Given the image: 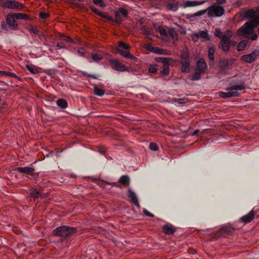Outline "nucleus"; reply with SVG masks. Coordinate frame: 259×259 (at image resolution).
I'll list each match as a JSON object with an SVG mask.
<instances>
[{
    "label": "nucleus",
    "instance_id": "39448f33",
    "mask_svg": "<svg viewBox=\"0 0 259 259\" xmlns=\"http://www.w3.org/2000/svg\"><path fill=\"white\" fill-rule=\"evenodd\" d=\"M119 48L117 49V52L123 57L135 60L137 58L134 56L129 51L130 46L122 41L118 42Z\"/></svg>",
    "mask_w": 259,
    "mask_h": 259
},
{
    "label": "nucleus",
    "instance_id": "2f4dec72",
    "mask_svg": "<svg viewBox=\"0 0 259 259\" xmlns=\"http://www.w3.org/2000/svg\"><path fill=\"white\" fill-rule=\"evenodd\" d=\"M115 22L118 24H120L122 22V20L120 17V14L118 12L115 13Z\"/></svg>",
    "mask_w": 259,
    "mask_h": 259
},
{
    "label": "nucleus",
    "instance_id": "5fc2aeb1",
    "mask_svg": "<svg viewBox=\"0 0 259 259\" xmlns=\"http://www.w3.org/2000/svg\"><path fill=\"white\" fill-rule=\"evenodd\" d=\"M181 32V33H182V34H185V33H186V30H184V29L182 30L181 31V32Z\"/></svg>",
    "mask_w": 259,
    "mask_h": 259
},
{
    "label": "nucleus",
    "instance_id": "a19ab883",
    "mask_svg": "<svg viewBox=\"0 0 259 259\" xmlns=\"http://www.w3.org/2000/svg\"><path fill=\"white\" fill-rule=\"evenodd\" d=\"M39 16L40 18L45 19L49 16V15L44 12H41L39 13Z\"/></svg>",
    "mask_w": 259,
    "mask_h": 259
},
{
    "label": "nucleus",
    "instance_id": "aec40b11",
    "mask_svg": "<svg viewBox=\"0 0 259 259\" xmlns=\"http://www.w3.org/2000/svg\"><path fill=\"white\" fill-rule=\"evenodd\" d=\"M199 37L207 40L210 39L209 36L206 31H201L198 33H195V37Z\"/></svg>",
    "mask_w": 259,
    "mask_h": 259
},
{
    "label": "nucleus",
    "instance_id": "4468645a",
    "mask_svg": "<svg viewBox=\"0 0 259 259\" xmlns=\"http://www.w3.org/2000/svg\"><path fill=\"white\" fill-rule=\"evenodd\" d=\"M254 217V214L253 211H250L246 215L243 216L241 218V220L242 222L245 223H248L250 222L252 220H253Z\"/></svg>",
    "mask_w": 259,
    "mask_h": 259
},
{
    "label": "nucleus",
    "instance_id": "37998d69",
    "mask_svg": "<svg viewBox=\"0 0 259 259\" xmlns=\"http://www.w3.org/2000/svg\"><path fill=\"white\" fill-rule=\"evenodd\" d=\"M62 39L67 42H72V39L70 38L69 36L67 35H63L62 37Z\"/></svg>",
    "mask_w": 259,
    "mask_h": 259
},
{
    "label": "nucleus",
    "instance_id": "6ab92c4d",
    "mask_svg": "<svg viewBox=\"0 0 259 259\" xmlns=\"http://www.w3.org/2000/svg\"><path fill=\"white\" fill-rule=\"evenodd\" d=\"M145 48L151 52L159 55L160 48L158 47H153L150 45H146Z\"/></svg>",
    "mask_w": 259,
    "mask_h": 259
},
{
    "label": "nucleus",
    "instance_id": "ea45409f",
    "mask_svg": "<svg viewBox=\"0 0 259 259\" xmlns=\"http://www.w3.org/2000/svg\"><path fill=\"white\" fill-rule=\"evenodd\" d=\"M193 6H194V1H188L183 4V7L185 8Z\"/></svg>",
    "mask_w": 259,
    "mask_h": 259
},
{
    "label": "nucleus",
    "instance_id": "f257e3e1",
    "mask_svg": "<svg viewBox=\"0 0 259 259\" xmlns=\"http://www.w3.org/2000/svg\"><path fill=\"white\" fill-rule=\"evenodd\" d=\"M245 16L251 19L253 22H247L240 28L237 32L239 36H244L251 34L254 28L259 24V7L256 10H249L245 12Z\"/></svg>",
    "mask_w": 259,
    "mask_h": 259
},
{
    "label": "nucleus",
    "instance_id": "a211bd4d",
    "mask_svg": "<svg viewBox=\"0 0 259 259\" xmlns=\"http://www.w3.org/2000/svg\"><path fill=\"white\" fill-rule=\"evenodd\" d=\"M176 61L172 58H164L161 59V63L163 64L164 67L167 66L169 65H174L176 63Z\"/></svg>",
    "mask_w": 259,
    "mask_h": 259
},
{
    "label": "nucleus",
    "instance_id": "603ef678",
    "mask_svg": "<svg viewBox=\"0 0 259 259\" xmlns=\"http://www.w3.org/2000/svg\"><path fill=\"white\" fill-rule=\"evenodd\" d=\"M257 35L256 34H253L251 36V38L253 40H256L257 39Z\"/></svg>",
    "mask_w": 259,
    "mask_h": 259
},
{
    "label": "nucleus",
    "instance_id": "e433bc0d",
    "mask_svg": "<svg viewBox=\"0 0 259 259\" xmlns=\"http://www.w3.org/2000/svg\"><path fill=\"white\" fill-rule=\"evenodd\" d=\"M30 194L34 198H38L40 196V193L36 190L32 191Z\"/></svg>",
    "mask_w": 259,
    "mask_h": 259
},
{
    "label": "nucleus",
    "instance_id": "58836bf2",
    "mask_svg": "<svg viewBox=\"0 0 259 259\" xmlns=\"http://www.w3.org/2000/svg\"><path fill=\"white\" fill-rule=\"evenodd\" d=\"M141 30L143 34H144L145 35H151L150 31L148 29L145 28L144 26H143L142 27H141Z\"/></svg>",
    "mask_w": 259,
    "mask_h": 259
},
{
    "label": "nucleus",
    "instance_id": "423d86ee",
    "mask_svg": "<svg viewBox=\"0 0 259 259\" xmlns=\"http://www.w3.org/2000/svg\"><path fill=\"white\" fill-rule=\"evenodd\" d=\"M207 69V64L203 59L199 60L195 64V80L200 78Z\"/></svg>",
    "mask_w": 259,
    "mask_h": 259
},
{
    "label": "nucleus",
    "instance_id": "7ed1b4c3",
    "mask_svg": "<svg viewBox=\"0 0 259 259\" xmlns=\"http://www.w3.org/2000/svg\"><path fill=\"white\" fill-rule=\"evenodd\" d=\"M214 34L221 40L220 44L221 49L223 51L228 52L232 43L231 38L233 36V32L230 30H227L223 33L220 29L218 28L215 29Z\"/></svg>",
    "mask_w": 259,
    "mask_h": 259
},
{
    "label": "nucleus",
    "instance_id": "dca6fc26",
    "mask_svg": "<svg viewBox=\"0 0 259 259\" xmlns=\"http://www.w3.org/2000/svg\"><path fill=\"white\" fill-rule=\"evenodd\" d=\"M215 51V49L214 46H211L209 48L208 51V57L209 59L210 60V62L209 63L210 66H212L213 65V61L214 59V54Z\"/></svg>",
    "mask_w": 259,
    "mask_h": 259
},
{
    "label": "nucleus",
    "instance_id": "79ce46f5",
    "mask_svg": "<svg viewBox=\"0 0 259 259\" xmlns=\"http://www.w3.org/2000/svg\"><path fill=\"white\" fill-rule=\"evenodd\" d=\"M9 0H1V2H0V6L7 8V5L8 3Z\"/></svg>",
    "mask_w": 259,
    "mask_h": 259
},
{
    "label": "nucleus",
    "instance_id": "8fccbe9b",
    "mask_svg": "<svg viewBox=\"0 0 259 259\" xmlns=\"http://www.w3.org/2000/svg\"><path fill=\"white\" fill-rule=\"evenodd\" d=\"M204 3H205L204 1H195V6L202 5V4H203Z\"/></svg>",
    "mask_w": 259,
    "mask_h": 259
},
{
    "label": "nucleus",
    "instance_id": "052dcab7",
    "mask_svg": "<svg viewBox=\"0 0 259 259\" xmlns=\"http://www.w3.org/2000/svg\"><path fill=\"white\" fill-rule=\"evenodd\" d=\"M77 1H79V2H82L83 1V0H77Z\"/></svg>",
    "mask_w": 259,
    "mask_h": 259
},
{
    "label": "nucleus",
    "instance_id": "f03ea898",
    "mask_svg": "<svg viewBox=\"0 0 259 259\" xmlns=\"http://www.w3.org/2000/svg\"><path fill=\"white\" fill-rule=\"evenodd\" d=\"M245 89V84L241 78H233L225 90L226 92H220L219 95L223 98H230L239 96L238 91Z\"/></svg>",
    "mask_w": 259,
    "mask_h": 259
},
{
    "label": "nucleus",
    "instance_id": "a878e982",
    "mask_svg": "<svg viewBox=\"0 0 259 259\" xmlns=\"http://www.w3.org/2000/svg\"><path fill=\"white\" fill-rule=\"evenodd\" d=\"M15 15L16 19H20V20H27L28 19V16L24 13H13Z\"/></svg>",
    "mask_w": 259,
    "mask_h": 259
},
{
    "label": "nucleus",
    "instance_id": "de8ad7c7",
    "mask_svg": "<svg viewBox=\"0 0 259 259\" xmlns=\"http://www.w3.org/2000/svg\"><path fill=\"white\" fill-rule=\"evenodd\" d=\"M77 52L82 56L85 53V49L83 48H79Z\"/></svg>",
    "mask_w": 259,
    "mask_h": 259
},
{
    "label": "nucleus",
    "instance_id": "7c9ffc66",
    "mask_svg": "<svg viewBox=\"0 0 259 259\" xmlns=\"http://www.w3.org/2000/svg\"><path fill=\"white\" fill-rule=\"evenodd\" d=\"M91 9L96 14H98L99 16H103V14L102 12L100 11L98 9L95 8L94 6H91L90 7Z\"/></svg>",
    "mask_w": 259,
    "mask_h": 259
},
{
    "label": "nucleus",
    "instance_id": "680f3d73",
    "mask_svg": "<svg viewBox=\"0 0 259 259\" xmlns=\"http://www.w3.org/2000/svg\"><path fill=\"white\" fill-rule=\"evenodd\" d=\"M258 32H259V28H258Z\"/></svg>",
    "mask_w": 259,
    "mask_h": 259
},
{
    "label": "nucleus",
    "instance_id": "1a4fd4ad",
    "mask_svg": "<svg viewBox=\"0 0 259 259\" xmlns=\"http://www.w3.org/2000/svg\"><path fill=\"white\" fill-rule=\"evenodd\" d=\"M259 55V52L256 50L252 51L250 54L244 55L241 57V60L248 63L254 62Z\"/></svg>",
    "mask_w": 259,
    "mask_h": 259
},
{
    "label": "nucleus",
    "instance_id": "c03bdc74",
    "mask_svg": "<svg viewBox=\"0 0 259 259\" xmlns=\"http://www.w3.org/2000/svg\"><path fill=\"white\" fill-rule=\"evenodd\" d=\"M207 10V9L199 11L196 12L195 16H200L202 15L206 12Z\"/></svg>",
    "mask_w": 259,
    "mask_h": 259
},
{
    "label": "nucleus",
    "instance_id": "473e14b6",
    "mask_svg": "<svg viewBox=\"0 0 259 259\" xmlns=\"http://www.w3.org/2000/svg\"><path fill=\"white\" fill-rule=\"evenodd\" d=\"M169 73V69L167 66H165L163 67V69L161 71L160 74L163 76L167 75Z\"/></svg>",
    "mask_w": 259,
    "mask_h": 259
},
{
    "label": "nucleus",
    "instance_id": "49530a36",
    "mask_svg": "<svg viewBox=\"0 0 259 259\" xmlns=\"http://www.w3.org/2000/svg\"><path fill=\"white\" fill-rule=\"evenodd\" d=\"M119 11L124 17H126L127 16V12L125 9L123 8H120Z\"/></svg>",
    "mask_w": 259,
    "mask_h": 259
},
{
    "label": "nucleus",
    "instance_id": "4be33fe9",
    "mask_svg": "<svg viewBox=\"0 0 259 259\" xmlns=\"http://www.w3.org/2000/svg\"><path fill=\"white\" fill-rule=\"evenodd\" d=\"M57 105H58V106L62 109H65L67 108L68 105L67 101L63 99H58L57 101Z\"/></svg>",
    "mask_w": 259,
    "mask_h": 259
},
{
    "label": "nucleus",
    "instance_id": "bf43d9fd",
    "mask_svg": "<svg viewBox=\"0 0 259 259\" xmlns=\"http://www.w3.org/2000/svg\"><path fill=\"white\" fill-rule=\"evenodd\" d=\"M194 76H192V79L193 80V79H194Z\"/></svg>",
    "mask_w": 259,
    "mask_h": 259
},
{
    "label": "nucleus",
    "instance_id": "3c124183",
    "mask_svg": "<svg viewBox=\"0 0 259 259\" xmlns=\"http://www.w3.org/2000/svg\"><path fill=\"white\" fill-rule=\"evenodd\" d=\"M225 3L226 0H217V3L215 4L219 5L220 4H225Z\"/></svg>",
    "mask_w": 259,
    "mask_h": 259
},
{
    "label": "nucleus",
    "instance_id": "a18cd8bd",
    "mask_svg": "<svg viewBox=\"0 0 259 259\" xmlns=\"http://www.w3.org/2000/svg\"><path fill=\"white\" fill-rule=\"evenodd\" d=\"M143 213L147 216H148V217H151V218H153L154 217V215L151 213L148 210H147L146 209H143Z\"/></svg>",
    "mask_w": 259,
    "mask_h": 259
},
{
    "label": "nucleus",
    "instance_id": "0eeeda50",
    "mask_svg": "<svg viewBox=\"0 0 259 259\" xmlns=\"http://www.w3.org/2000/svg\"><path fill=\"white\" fill-rule=\"evenodd\" d=\"M207 15L210 17H219L224 15L225 9L218 4H214L207 8Z\"/></svg>",
    "mask_w": 259,
    "mask_h": 259
},
{
    "label": "nucleus",
    "instance_id": "ddd939ff",
    "mask_svg": "<svg viewBox=\"0 0 259 259\" xmlns=\"http://www.w3.org/2000/svg\"><path fill=\"white\" fill-rule=\"evenodd\" d=\"M128 197L131 199L132 202L136 205L138 207H140V204L139 203L138 198L136 194L132 190H128L127 192Z\"/></svg>",
    "mask_w": 259,
    "mask_h": 259
},
{
    "label": "nucleus",
    "instance_id": "13d9d810",
    "mask_svg": "<svg viewBox=\"0 0 259 259\" xmlns=\"http://www.w3.org/2000/svg\"><path fill=\"white\" fill-rule=\"evenodd\" d=\"M197 133H198V131L195 130V135H196L197 134Z\"/></svg>",
    "mask_w": 259,
    "mask_h": 259
},
{
    "label": "nucleus",
    "instance_id": "4c0bfd02",
    "mask_svg": "<svg viewBox=\"0 0 259 259\" xmlns=\"http://www.w3.org/2000/svg\"><path fill=\"white\" fill-rule=\"evenodd\" d=\"M156 66V65H150L148 71L152 73H155L157 71Z\"/></svg>",
    "mask_w": 259,
    "mask_h": 259
},
{
    "label": "nucleus",
    "instance_id": "393cba45",
    "mask_svg": "<svg viewBox=\"0 0 259 259\" xmlns=\"http://www.w3.org/2000/svg\"><path fill=\"white\" fill-rule=\"evenodd\" d=\"M91 58L92 59L91 60H90V62H98L100 60L102 59V57L101 55L97 54H93L91 55Z\"/></svg>",
    "mask_w": 259,
    "mask_h": 259
},
{
    "label": "nucleus",
    "instance_id": "72a5a7b5",
    "mask_svg": "<svg viewBox=\"0 0 259 259\" xmlns=\"http://www.w3.org/2000/svg\"><path fill=\"white\" fill-rule=\"evenodd\" d=\"M149 148L153 151H156L158 150V146L154 143H151L150 144Z\"/></svg>",
    "mask_w": 259,
    "mask_h": 259
},
{
    "label": "nucleus",
    "instance_id": "f704fd0d",
    "mask_svg": "<svg viewBox=\"0 0 259 259\" xmlns=\"http://www.w3.org/2000/svg\"><path fill=\"white\" fill-rule=\"evenodd\" d=\"M158 31L160 33L161 36H166V32L165 29L162 26H159L158 28Z\"/></svg>",
    "mask_w": 259,
    "mask_h": 259
},
{
    "label": "nucleus",
    "instance_id": "f8f14e48",
    "mask_svg": "<svg viewBox=\"0 0 259 259\" xmlns=\"http://www.w3.org/2000/svg\"><path fill=\"white\" fill-rule=\"evenodd\" d=\"M23 6L22 5L16 1H12V0H9L8 5H7V8L8 9H20L22 8Z\"/></svg>",
    "mask_w": 259,
    "mask_h": 259
},
{
    "label": "nucleus",
    "instance_id": "c9c22d12",
    "mask_svg": "<svg viewBox=\"0 0 259 259\" xmlns=\"http://www.w3.org/2000/svg\"><path fill=\"white\" fill-rule=\"evenodd\" d=\"M159 55H171V52L170 51L163 50L160 48Z\"/></svg>",
    "mask_w": 259,
    "mask_h": 259
},
{
    "label": "nucleus",
    "instance_id": "cd10ccee",
    "mask_svg": "<svg viewBox=\"0 0 259 259\" xmlns=\"http://www.w3.org/2000/svg\"><path fill=\"white\" fill-rule=\"evenodd\" d=\"M0 75L1 76H9L15 78L17 77L16 75L14 73L1 70H0Z\"/></svg>",
    "mask_w": 259,
    "mask_h": 259
},
{
    "label": "nucleus",
    "instance_id": "bb28decb",
    "mask_svg": "<svg viewBox=\"0 0 259 259\" xmlns=\"http://www.w3.org/2000/svg\"><path fill=\"white\" fill-rule=\"evenodd\" d=\"M95 94L99 96H102L104 95L105 92L104 91L100 88L97 87H94V89Z\"/></svg>",
    "mask_w": 259,
    "mask_h": 259
},
{
    "label": "nucleus",
    "instance_id": "c85d7f7f",
    "mask_svg": "<svg viewBox=\"0 0 259 259\" xmlns=\"http://www.w3.org/2000/svg\"><path fill=\"white\" fill-rule=\"evenodd\" d=\"M169 35L174 40L178 39L177 33L174 29H171L169 30Z\"/></svg>",
    "mask_w": 259,
    "mask_h": 259
},
{
    "label": "nucleus",
    "instance_id": "20e7f679",
    "mask_svg": "<svg viewBox=\"0 0 259 259\" xmlns=\"http://www.w3.org/2000/svg\"><path fill=\"white\" fill-rule=\"evenodd\" d=\"M75 232L76 229L74 228L63 226L55 229L53 231V234L55 236L65 238L72 235Z\"/></svg>",
    "mask_w": 259,
    "mask_h": 259
},
{
    "label": "nucleus",
    "instance_id": "09e8293b",
    "mask_svg": "<svg viewBox=\"0 0 259 259\" xmlns=\"http://www.w3.org/2000/svg\"><path fill=\"white\" fill-rule=\"evenodd\" d=\"M56 46L58 48L60 49L64 48L65 47L64 45L61 42H58Z\"/></svg>",
    "mask_w": 259,
    "mask_h": 259
},
{
    "label": "nucleus",
    "instance_id": "f3484780",
    "mask_svg": "<svg viewBox=\"0 0 259 259\" xmlns=\"http://www.w3.org/2000/svg\"><path fill=\"white\" fill-rule=\"evenodd\" d=\"M17 170L20 172L28 175H32L34 173V169L31 167H18Z\"/></svg>",
    "mask_w": 259,
    "mask_h": 259
},
{
    "label": "nucleus",
    "instance_id": "c756f323",
    "mask_svg": "<svg viewBox=\"0 0 259 259\" xmlns=\"http://www.w3.org/2000/svg\"><path fill=\"white\" fill-rule=\"evenodd\" d=\"M93 2L95 4L100 6L101 8L105 7V4L103 0H93Z\"/></svg>",
    "mask_w": 259,
    "mask_h": 259
},
{
    "label": "nucleus",
    "instance_id": "4d7b16f0",
    "mask_svg": "<svg viewBox=\"0 0 259 259\" xmlns=\"http://www.w3.org/2000/svg\"><path fill=\"white\" fill-rule=\"evenodd\" d=\"M105 182L104 181H101L99 182V184L101 186L103 184H104Z\"/></svg>",
    "mask_w": 259,
    "mask_h": 259
},
{
    "label": "nucleus",
    "instance_id": "412c9836",
    "mask_svg": "<svg viewBox=\"0 0 259 259\" xmlns=\"http://www.w3.org/2000/svg\"><path fill=\"white\" fill-rule=\"evenodd\" d=\"M247 44V41L245 40L240 41L237 45V50L239 52L243 51Z\"/></svg>",
    "mask_w": 259,
    "mask_h": 259
},
{
    "label": "nucleus",
    "instance_id": "9b49d317",
    "mask_svg": "<svg viewBox=\"0 0 259 259\" xmlns=\"http://www.w3.org/2000/svg\"><path fill=\"white\" fill-rule=\"evenodd\" d=\"M7 23L12 29H16L18 27V23L14 14H9L7 17Z\"/></svg>",
    "mask_w": 259,
    "mask_h": 259
},
{
    "label": "nucleus",
    "instance_id": "864d4df0",
    "mask_svg": "<svg viewBox=\"0 0 259 259\" xmlns=\"http://www.w3.org/2000/svg\"><path fill=\"white\" fill-rule=\"evenodd\" d=\"M162 58H164V57H158V58H156V61H160L161 62V59Z\"/></svg>",
    "mask_w": 259,
    "mask_h": 259
},
{
    "label": "nucleus",
    "instance_id": "5701e85b",
    "mask_svg": "<svg viewBox=\"0 0 259 259\" xmlns=\"http://www.w3.org/2000/svg\"><path fill=\"white\" fill-rule=\"evenodd\" d=\"M26 67L32 73L36 74L38 72V68L34 65L27 64Z\"/></svg>",
    "mask_w": 259,
    "mask_h": 259
},
{
    "label": "nucleus",
    "instance_id": "b1692460",
    "mask_svg": "<svg viewBox=\"0 0 259 259\" xmlns=\"http://www.w3.org/2000/svg\"><path fill=\"white\" fill-rule=\"evenodd\" d=\"M119 182L123 185L128 186L130 184V179L127 176H122L119 179Z\"/></svg>",
    "mask_w": 259,
    "mask_h": 259
},
{
    "label": "nucleus",
    "instance_id": "9d476101",
    "mask_svg": "<svg viewBox=\"0 0 259 259\" xmlns=\"http://www.w3.org/2000/svg\"><path fill=\"white\" fill-rule=\"evenodd\" d=\"M110 62L112 65V68L118 71L124 72L127 71L128 69L127 66L122 64L117 60L111 59Z\"/></svg>",
    "mask_w": 259,
    "mask_h": 259
},
{
    "label": "nucleus",
    "instance_id": "6e6d98bb",
    "mask_svg": "<svg viewBox=\"0 0 259 259\" xmlns=\"http://www.w3.org/2000/svg\"><path fill=\"white\" fill-rule=\"evenodd\" d=\"M107 18L109 20H111L112 19V18L111 16H107Z\"/></svg>",
    "mask_w": 259,
    "mask_h": 259
},
{
    "label": "nucleus",
    "instance_id": "2eb2a0df",
    "mask_svg": "<svg viewBox=\"0 0 259 259\" xmlns=\"http://www.w3.org/2000/svg\"><path fill=\"white\" fill-rule=\"evenodd\" d=\"M163 232L167 235H172L175 231V228L170 224H166L163 227Z\"/></svg>",
    "mask_w": 259,
    "mask_h": 259
},
{
    "label": "nucleus",
    "instance_id": "6e6552de",
    "mask_svg": "<svg viewBox=\"0 0 259 259\" xmlns=\"http://www.w3.org/2000/svg\"><path fill=\"white\" fill-rule=\"evenodd\" d=\"M181 62L182 64L181 70L188 73L190 70L189 54L187 50H184L181 54Z\"/></svg>",
    "mask_w": 259,
    "mask_h": 259
}]
</instances>
